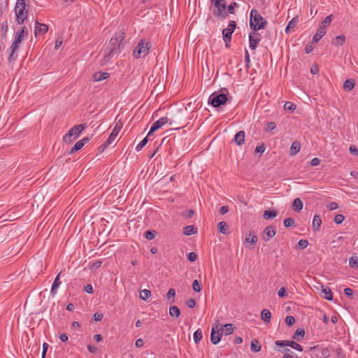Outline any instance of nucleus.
I'll list each match as a JSON object with an SVG mask.
<instances>
[{
	"instance_id": "b1692460",
	"label": "nucleus",
	"mask_w": 358,
	"mask_h": 358,
	"mask_svg": "<svg viewBox=\"0 0 358 358\" xmlns=\"http://www.w3.org/2000/svg\"><path fill=\"white\" fill-rule=\"evenodd\" d=\"M245 141V132L240 131L237 132L234 136V141L237 145H241L244 143Z\"/></svg>"
},
{
	"instance_id": "13d9d810",
	"label": "nucleus",
	"mask_w": 358,
	"mask_h": 358,
	"mask_svg": "<svg viewBox=\"0 0 358 358\" xmlns=\"http://www.w3.org/2000/svg\"><path fill=\"white\" fill-rule=\"evenodd\" d=\"M176 296V290L174 289H169L167 294L166 297L168 299L173 298Z\"/></svg>"
},
{
	"instance_id": "5fc2aeb1",
	"label": "nucleus",
	"mask_w": 358,
	"mask_h": 358,
	"mask_svg": "<svg viewBox=\"0 0 358 358\" xmlns=\"http://www.w3.org/2000/svg\"><path fill=\"white\" fill-rule=\"evenodd\" d=\"M265 149L266 148L263 144L261 145H257L255 148V152L262 155L265 151Z\"/></svg>"
},
{
	"instance_id": "49530a36",
	"label": "nucleus",
	"mask_w": 358,
	"mask_h": 358,
	"mask_svg": "<svg viewBox=\"0 0 358 358\" xmlns=\"http://www.w3.org/2000/svg\"><path fill=\"white\" fill-rule=\"evenodd\" d=\"M297 245L301 249H305L308 245V241L306 239H301L299 241Z\"/></svg>"
},
{
	"instance_id": "a211bd4d",
	"label": "nucleus",
	"mask_w": 358,
	"mask_h": 358,
	"mask_svg": "<svg viewBox=\"0 0 358 358\" xmlns=\"http://www.w3.org/2000/svg\"><path fill=\"white\" fill-rule=\"evenodd\" d=\"M59 275L60 273L56 276L52 285L50 293L52 296H54L57 293V289L61 285V282L59 281Z\"/></svg>"
},
{
	"instance_id": "4be33fe9",
	"label": "nucleus",
	"mask_w": 358,
	"mask_h": 358,
	"mask_svg": "<svg viewBox=\"0 0 358 358\" xmlns=\"http://www.w3.org/2000/svg\"><path fill=\"white\" fill-rule=\"evenodd\" d=\"M109 77V73L107 72H96L94 73L93 78L96 82H99L105 80Z\"/></svg>"
},
{
	"instance_id": "79ce46f5",
	"label": "nucleus",
	"mask_w": 358,
	"mask_h": 358,
	"mask_svg": "<svg viewBox=\"0 0 358 358\" xmlns=\"http://www.w3.org/2000/svg\"><path fill=\"white\" fill-rule=\"evenodd\" d=\"M349 265L352 268L358 267V256H352L349 259Z\"/></svg>"
},
{
	"instance_id": "338daca9",
	"label": "nucleus",
	"mask_w": 358,
	"mask_h": 358,
	"mask_svg": "<svg viewBox=\"0 0 358 358\" xmlns=\"http://www.w3.org/2000/svg\"><path fill=\"white\" fill-rule=\"evenodd\" d=\"M93 317L95 321H100L103 318V314L99 313H95L93 315Z\"/></svg>"
},
{
	"instance_id": "ea45409f",
	"label": "nucleus",
	"mask_w": 358,
	"mask_h": 358,
	"mask_svg": "<svg viewBox=\"0 0 358 358\" xmlns=\"http://www.w3.org/2000/svg\"><path fill=\"white\" fill-rule=\"evenodd\" d=\"M150 295L151 292L148 289H143L140 292V298L143 301H145L150 298Z\"/></svg>"
},
{
	"instance_id": "7c9ffc66",
	"label": "nucleus",
	"mask_w": 358,
	"mask_h": 358,
	"mask_svg": "<svg viewBox=\"0 0 358 358\" xmlns=\"http://www.w3.org/2000/svg\"><path fill=\"white\" fill-rule=\"evenodd\" d=\"M218 231L222 234H227L228 230V224L224 221H221L218 223Z\"/></svg>"
},
{
	"instance_id": "603ef678",
	"label": "nucleus",
	"mask_w": 358,
	"mask_h": 358,
	"mask_svg": "<svg viewBox=\"0 0 358 358\" xmlns=\"http://www.w3.org/2000/svg\"><path fill=\"white\" fill-rule=\"evenodd\" d=\"M187 259L189 262H193L196 260L197 255L195 252H191L187 254Z\"/></svg>"
},
{
	"instance_id": "473e14b6",
	"label": "nucleus",
	"mask_w": 358,
	"mask_h": 358,
	"mask_svg": "<svg viewBox=\"0 0 358 358\" xmlns=\"http://www.w3.org/2000/svg\"><path fill=\"white\" fill-rule=\"evenodd\" d=\"M277 216L275 210H265L263 214V217L265 220H271Z\"/></svg>"
},
{
	"instance_id": "6e6d98bb",
	"label": "nucleus",
	"mask_w": 358,
	"mask_h": 358,
	"mask_svg": "<svg viewBox=\"0 0 358 358\" xmlns=\"http://www.w3.org/2000/svg\"><path fill=\"white\" fill-rule=\"evenodd\" d=\"M238 4L236 2H234L233 3H231L228 7H227V11L228 13H231L233 14L234 13V8L236 6H237Z\"/></svg>"
},
{
	"instance_id": "774afa93",
	"label": "nucleus",
	"mask_w": 358,
	"mask_h": 358,
	"mask_svg": "<svg viewBox=\"0 0 358 358\" xmlns=\"http://www.w3.org/2000/svg\"><path fill=\"white\" fill-rule=\"evenodd\" d=\"M344 293L346 296L350 297L352 296L354 294L353 290L351 288L348 287L344 289Z\"/></svg>"
},
{
	"instance_id": "de8ad7c7",
	"label": "nucleus",
	"mask_w": 358,
	"mask_h": 358,
	"mask_svg": "<svg viewBox=\"0 0 358 358\" xmlns=\"http://www.w3.org/2000/svg\"><path fill=\"white\" fill-rule=\"evenodd\" d=\"M321 355L324 358H328L330 355V350L327 348H322L320 350Z\"/></svg>"
},
{
	"instance_id": "39448f33",
	"label": "nucleus",
	"mask_w": 358,
	"mask_h": 358,
	"mask_svg": "<svg viewBox=\"0 0 358 358\" xmlns=\"http://www.w3.org/2000/svg\"><path fill=\"white\" fill-rule=\"evenodd\" d=\"M16 22L18 24H22L28 16V10L24 0H17L15 6Z\"/></svg>"
},
{
	"instance_id": "5701e85b",
	"label": "nucleus",
	"mask_w": 358,
	"mask_h": 358,
	"mask_svg": "<svg viewBox=\"0 0 358 358\" xmlns=\"http://www.w3.org/2000/svg\"><path fill=\"white\" fill-rule=\"evenodd\" d=\"M299 22V17H293L287 24L285 28V32L287 34L289 33L292 29H293L297 24Z\"/></svg>"
},
{
	"instance_id": "f03ea898",
	"label": "nucleus",
	"mask_w": 358,
	"mask_h": 358,
	"mask_svg": "<svg viewBox=\"0 0 358 358\" xmlns=\"http://www.w3.org/2000/svg\"><path fill=\"white\" fill-rule=\"evenodd\" d=\"M27 36L28 31L26 27H22L20 31L15 33L14 41L10 47L11 52L8 58L9 62L16 59L17 55H15V52L19 49L20 44L27 38Z\"/></svg>"
},
{
	"instance_id": "4d7b16f0",
	"label": "nucleus",
	"mask_w": 358,
	"mask_h": 358,
	"mask_svg": "<svg viewBox=\"0 0 358 358\" xmlns=\"http://www.w3.org/2000/svg\"><path fill=\"white\" fill-rule=\"evenodd\" d=\"M102 262L100 260L96 261L90 266V269H96L101 266Z\"/></svg>"
},
{
	"instance_id": "bf43d9fd",
	"label": "nucleus",
	"mask_w": 358,
	"mask_h": 358,
	"mask_svg": "<svg viewBox=\"0 0 358 358\" xmlns=\"http://www.w3.org/2000/svg\"><path fill=\"white\" fill-rule=\"evenodd\" d=\"M327 208L330 210H336L338 208V205L337 203L336 202H331L330 203H329L327 205Z\"/></svg>"
},
{
	"instance_id": "bb28decb",
	"label": "nucleus",
	"mask_w": 358,
	"mask_h": 358,
	"mask_svg": "<svg viewBox=\"0 0 358 358\" xmlns=\"http://www.w3.org/2000/svg\"><path fill=\"white\" fill-rule=\"evenodd\" d=\"M355 87V81L352 79H348L343 83V89L347 92H350Z\"/></svg>"
},
{
	"instance_id": "1a4fd4ad",
	"label": "nucleus",
	"mask_w": 358,
	"mask_h": 358,
	"mask_svg": "<svg viewBox=\"0 0 358 358\" xmlns=\"http://www.w3.org/2000/svg\"><path fill=\"white\" fill-rule=\"evenodd\" d=\"M211 1L214 3L215 7L217 8V10L213 12L214 15L217 17H226L227 14L226 12L227 6L225 0H211Z\"/></svg>"
},
{
	"instance_id": "3c124183",
	"label": "nucleus",
	"mask_w": 358,
	"mask_h": 358,
	"mask_svg": "<svg viewBox=\"0 0 358 358\" xmlns=\"http://www.w3.org/2000/svg\"><path fill=\"white\" fill-rule=\"evenodd\" d=\"M283 224L286 227H292V225H294V219H292L291 217H287L284 220Z\"/></svg>"
},
{
	"instance_id": "9d476101",
	"label": "nucleus",
	"mask_w": 358,
	"mask_h": 358,
	"mask_svg": "<svg viewBox=\"0 0 358 358\" xmlns=\"http://www.w3.org/2000/svg\"><path fill=\"white\" fill-rule=\"evenodd\" d=\"M261 41L260 34L257 31L252 30L249 34V47L251 50H255L257 44Z\"/></svg>"
},
{
	"instance_id": "c03bdc74",
	"label": "nucleus",
	"mask_w": 358,
	"mask_h": 358,
	"mask_svg": "<svg viewBox=\"0 0 358 358\" xmlns=\"http://www.w3.org/2000/svg\"><path fill=\"white\" fill-rule=\"evenodd\" d=\"M305 335V331L302 329H298L293 336V338L299 341V336L303 337Z\"/></svg>"
},
{
	"instance_id": "9b49d317",
	"label": "nucleus",
	"mask_w": 358,
	"mask_h": 358,
	"mask_svg": "<svg viewBox=\"0 0 358 358\" xmlns=\"http://www.w3.org/2000/svg\"><path fill=\"white\" fill-rule=\"evenodd\" d=\"M122 127V123L120 121H118L115 123V125L112 132L109 135V137L106 141V143L105 145L106 147L108 146L114 141L116 136H117L120 131L121 130Z\"/></svg>"
},
{
	"instance_id": "f704fd0d",
	"label": "nucleus",
	"mask_w": 358,
	"mask_h": 358,
	"mask_svg": "<svg viewBox=\"0 0 358 358\" xmlns=\"http://www.w3.org/2000/svg\"><path fill=\"white\" fill-rule=\"evenodd\" d=\"M203 338L202 331L200 329L196 330L193 334V338L195 343H199Z\"/></svg>"
},
{
	"instance_id": "dca6fc26",
	"label": "nucleus",
	"mask_w": 358,
	"mask_h": 358,
	"mask_svg": "<svg viewBox=\"0 0 358 358\" xmlns=\"http://www.w3.org/2000/svg\"><path fill=\"white\" fill-rule=\"evenodd\" d=\"M222 334L219 332V331H216L214 327H213L210 334V341L213 344H217L221 340Z\"/></svg>"
},
{
	"instance_id": "cd10ccee",
	"label": "nucleus",
	"mask_w": 358,
	"mask_h": 358,
	"mask_svg": "<svg viewBox=\"0 0 358 358\" xmlns=\"http://www.w3.org/2000/svg\"><path fill=\"white\" fill-rule=\"evenodd\" d=\"M301 149L300 143L298 141H294L292 143L290 148V155H296Z\"/></svg>"
},
{
	"instance_id": "2eb2a0df",
	"label": "nucleus",
	"mask_w": 358,
	"mask_h": 358,
	"mask_svg": "<svg viewBox=\"0 0 358 358\" xmlns=\"http://www.w3.org/2000/svg\"><path fill=\"white\" fill-rule=\"evenodd\" d=\"M48 31V27L43 23H40L38 21L35 22V35L45 34Z\"/></svg>"
},
{
	"instance_id": "0eeeda50",
	"label": "nucleus",
	"mask_w": 358,
	"mask_h": 358,
	"mask_svg": "<svg viewBox=\"0 0 358 358\" xmlns=\"http://www.w3.org/2000/svg\"><path fill=\"white\" fill-rule=\"evenodd\" d=\"M228 98L226 94L217 92L213 93L208 98V103L214 108H218L227 103Z\"/></svg>"
},
{
	"instance_id": "8fccbe9b",
	"label": "nucleus",
	"mask_w": 358,
	"mask_h": 358,
	"mask_svg": "<svg viewBox=\"0 0 358 358\" xmlns=\"http://www.w3.org/2000/svg\"><path fill=\"white\" fill-rule=\"evenodd\" d=\"M345 220V217L342 214H338L334 217V221L338 224H341Z\"/></svg>"
},
{
	"instance_id": "c9c22d12",
	"label": "nucleus",
	"mask_w": 358,
	"mask_h": 358,
	"mask_svg": "<svg viewBox=\"0 0 358 358\" xmlns=\"http://www.w3.org/2000/svg\"><path fill=\"white\" fill-rule=\"evenodd\" d=\"M287 346H289L299 352H302L303 350V347L301 345L292 341H288Z\"/></svg>"
},
{
	"instance_id": "37998d69",
	"label": "nucleus",
	"mask_w": 358,
	"mask_h": 358,
	"mask_svg": "<svg viewBox=\"0 0 358 358\" xmlns=\"http://www.w3.org/2000/svg\"><path fill=\"white\" fill-rule=\"evenodd\" d=\"M149 136L147 135L136 147L137 152L141 151L148 143V138Z\"/></svg>"
},
{
	"instance_id": "680f3d73",
	"label": "nucleus",
	"mask_w": 358,
	"mask_h": 358,
	"mask_svg": "<svg viewBox=\"0 0 358 358\" xmlns=\"http://www.w3.org/2000/svg\"><path fill=\"white\" fill-rule=\"evenodd\" d=\"M186 304L189 308H193L196 305V302L193 299H189L187 300Z\"/></svg>"
},
{
	"instance_id": "6e6552de",
	"label": "nucleus",
	"mask_w": 358,
	"mask_h": 358,
	"mask_svg": "<svg viewBox=\"0 0 358 358\" xmlns=\"http://www.w3.org/2000/svg\"><path fill=\"white\" fill-rule=\"evenodd\" d=\"M236 27V22L234 20H231L229 22L228 27L225 28L222 30V36H223V41H224L226 46L227 48L229 47V43H230L231 40V36L234 33L235 29Z\"/></svg>"
},
{
	"instance_id": "e433bc0d",
	"label": "nucleus",
	"mask_w": 358,
	"mask_h": 358,
	"mask_svg": "<svg viewBox=\"0 0 358 358\" xmlns=\"http://www.w3.org/2000/svg\"><path fill=\"white\" fill-rule=\"evenodd\" d=\"M8 31V24L7 21L2 22L1 25V37L6 38L7 32Z\"/></svg>"
},
{
	"instance_id": "f257e3e1",
	"label": "nucleus",
	"mask_w": 358,
	"mask_h": 358,
	"mask_svg": "<svg viewBox=\"0 0 358 358\" xmlns=\"http://www.w3.org/2000/svg\"><path fill=\"white\" fill-rule=\"evenodd\" d=\"M124 34L122 31L116 32L110 38L108 45L103 50L105 62H108L114 56L117 55L122 50Z\"/></svg>"
},
{
	"instance_id": "69168bd1",
	"label": "nucleus",
	"mask_w": 358,
	"mask_h": 358,
	"mask_svg": "<svg viewBox=\"0 0 358 358\" xmlns=\"http://www.w3.org/2000/svg\"><path fill=\"white\" fill-rule=\"evenodd\" d=\"M278 295L279 297L280 298H282L284 296H285L286 295V290H285V287H281L278 292Z\"/></svg>"
},
{
	"instance_id": "e2e57ef3",
	"label": "nucleus",
	"mask_w": 358,
	"mask_h": 358,
	"mask_svg": "<svg viewBox=\"0 0 358 358\" xmlns=\"http://www.w3.org/2000/svg\"><path fill=\"white\" fill-rule=\"evenodd\" d=\"M276 125L275 123L273 122H268L266 124V130L267 131H272L275 128Z\"/></svg>"
},
{
	"instance_id": "a878e982",
	"label": "nucleus",
	"mask_w": 358,
	"mask_h": 358,
	"mask_svg": "<svg viewBox=\"0 0 358 358\" xmlns=\"http://www.w3.org/2000/svg\"><path fill=\"white\" fill-rule=\"evenodd\" d=\"M345 40H346L345 36L343 34H341V35L336 36L334 39L333 44L335 46H341V45H343L345 43Z\"/></svg>"
},
{
	"instance_id": "7ed1b4c3",
	"label": "nucleus",
	"mask_w": 358,
	"mask_h": 358,
	"mask_svg": "<svg viewBox=\"0 0 358 358\" xmlns=\"http://www.w3.org/2000/svg\"><path fill=\"white\" fill-rule=\"evenodd\" d=\"M267 21L256 9H252L250 14V27L252 30L258 31L264 29Z\"/></svg>"
},
{
	"instance_id": "423d86ee",
	"label": "nucleus",
	"mask_w": 358,
	"mask_h": 358,
	"mask_svg": "<svg viewBox=\"0 0 358 358\" xmlns=\"http://www.w3.org/2000/svg\"><path fill=\"white\" fill-rule=\"evenodd\" d=\"M86 128V125L80 124L72 127L63 137V141L66 143H70L80 135L83 131Z\"/></svg>"
},
{
	"instance_id": "4468645a",
	"label": "nucleus",
	"mask_w": 358,
	"mask_h": 358,
	"mask_svg": "<svg viewBox=\"0 0 358 358\" xmlns=\"http://www.w3.org/2000/svg\"><path fill=\"white\" fill-rule=\"evenodd\" d=\"M257 236L254 233L249 232L246 234L245 238V243L249 244L246 247L250 250H252L254 248L252 245L257 243Z\"/></svg>"
},
{
	"instance_id": "393cba45",
	"label": "nucleus",
	"mask_w": 358,
	"mask_h": 358,
	"mask_svg": "<svg viewBox=\"0 0 358 358\" xmlns=\"http://www.w3.org/2000/svg\"><path fill=\"white\" fill-rule=\"evenodd\" d=\"M197 233V229L194 225H189L183 229V234L186 236H191Z\"/></svg>"
},
{
	"instance_id": "ddd939ff",
	"label": "nucleus",
	"mask_w": 358,
	"mask_h": 358,
	"mask_svg": "<svg viewBox=\"0 0 358 358\" xmlns=\"http://www.w3.org/2000/svg\"><path fill=\"white\" fill-rule=\"evenodd\" d=\"M275 234H276V230H275V227H273L272 225L268 226L264 229V232L262 235V238L264 241L267 242L271 238H272L275 235Z\"/></svg>"
},
{
	"instance_id": "4c0bfd02",
	"label": "nucleus",
	"mask_w": 358,
	"mask_h": 358,
	"mask_svg": "<svg viewBox=\"0 0 358 358\" xmlns=\"http://www.w3.org/2000/svg\"><path fill=\"white\" fill-rule=\"evenodd\" d=\"M332 20V15H329L327 16L322 22V24L320 27H323L324 29H326L327 27H328Z\"/></svg>"
},
{
	"instance_id": "20e7f679",
	"label": "nucleus",
	"mask_w": 358,
	"mask_h": 358,
	"mask_svg": "<svg viewBox=\"0 0 358 358\" xmlns=\"http://www.w3.org/2000/svg\"><path fill=\"white\" fill-rule=\"evenodd\" d=\"M151 44L146 40H140L136 47L134 49L132 55L135 59L145 57L149 53Z\"/></svg>"
},
{
	"instance_id": "412c9836",
	"label": "nucleus",
	"mask_w": 358,
	"mask_h": 358,
	"mask_svg": "<svg viewBox=\"0 0 358 358\" xmlns=\"http://www.w3.org/2000/svg\"><path fill=\"white\" fill-rule=\"evenodd\" d=\"M271 314L269 310L263 309L261 313V319L265 324H268L271 322Z\"/></svg>"
},
{
	"instance_id": "2f4dec72",
	"label": "nucleus",
	"mask_w": 358,
	"mask_h": 358,
	"mask_svg": "<svg viewBox=\"0 0 358 358\" xmlns=\"http://www.w3.org/2000/svg\"><path fill=\"white\" fill-rule=\"evenodd\" d=\"M169 314L171 317H178L180 315V310L178 307L173 306L169 308Z\"/></svg>"
},
{
	"instance_id": "864d4df0",
	"label": "nucleus",
	"mask_w": 358,
	"mask_h": 358,
	"mask_svg": "<svg viewBox=\"0 0 358 358\" xmlns=\"http://www.w3.org/2000/svg\"><path fill=\"white\" fill-rule=\"evenodd\" d=\"M294 322H295V318L293 316L289 315V316L286 317V318H285V323L288 326H291V325L294 324Z\"/></svg>"
},
{
	"instance_id": "a18cd8bd",
	"label": "nucleus",
	"mask_w": 358,
	"mask_h": 358,
	"mask_svg": "<svg viewBox=\"0 0 358 358\" xmlns=\"http://www.w3.org/2000/svg\"><path fill=\"white\" fill-rule=\"evenodd\" d=\"M192 288L194 292H199L201 290V285L198 280H194L192 283Z\"/></svg>"
},
{
	"instance_id": "c85d7f7f",
	"label": "nucleus",
	"mask_w": 358,
	"mask_h": 358,
	"mask_svg": "<svg viewBox=\"0 0 358 358\" xmlns=\"http://www.w3.org/2000/svg\"><path fill=\"white\" fill-rule=\"evenodd\" d=\"M292 207L294 211L299 212L303 208V202L299 198H296L294 200Z\"/></svg>"
},
{
	"instance_id": "aec40b11",
	"label": "nucleus",
	"mask_w": 358,
	"mask_h": 358,
	"mask_svg": "<svg viewBox=\"0 0 358 358\" xmlns=\"http://www.w3.org/2000/svg\"><path fill=\"white\" fill-rule=\"evenodd\" d=\"M322 292L323 294V297L325 299H327L328 301L333 300V294L329 287H328L327 286H322Z\"/></svg>"
},
{
	"instance_id": "c756f323",
	"label": "nucleus",
	"mask_w": 358,
	"mask_h": 358,
	"mask_svg": "<svg viewBox=\"0 0 358 358\" xmlns=\"http://www.w3.org/2000/svg\"><path fill=\"white\" fill-rule=\"evenodd\" d=\"M261 345L257 339H253L251 342L250 348L254 352H258L261 350Z\"/></svg>"
},
{
	"instance_id": "0e129e2a",
	"label": "nucleus",
	"mask_w": 358,
	"mask_h": 358,
	"mask_svg": "<svg viewBox=\"0 0 358 358\" xmlns=\"http://www.w3.org/2000/svg\"><path fill=\"white\" fill-rule=\"evenodd\" d=\"M350 152L356 156L358 155V148H357L355 145H350L349 148Z\"/></svg>"
},
{
	"instance_id": "6ab92c4d",
	"label": "nucleus",
	"mask_w": 358,
	"mask_h": 358,
	"mask_svg": "<svg viewBox=\"0 0 358 358\" xmlns=\"http://www.w3.org/2000/svg\"><path fill=\"white\" fill-rule=\"evenodd\" d=\"M322 219L318 215H315L313 217V222H312V227L313 229L315 231H318L320 229L321 224H322Z\"/></svg>"
},
{
	"instance_id": "09e8293b",
	"label": "nucleus",
	"mask_w": 358,
	"mask_h": 358,
	"mask_svg": "<svg viewBox=\"0 0 358 358\" xmlns=\"http://www.w3.org/2000/svg\"><path fill=\"white\" fill-rule=\"evenodd\" d=\"M156 232L152 230L147 231L145 234V237L148 240H152L155 237Z\"/></svg>"
},
{
	"instance_id": "72a5a7b5",
	"label": "nucleus",
	"mask_w": 358,
	"mask_h": 358,
	"mask_svg": "<svg viewBox=\"0 0 358 358\" xmlns=\"http://www.w3.org/2000/svg\"><path fill=\"white\" fill-rule=\"evenodd\" d=\"M234 326L232 324H227L223 326L222 332L226 335H230L234 331Z\"/></svg>"
},
{
	"instance_id": "58836bf2",
	"label": "nucleus",
	"mask_w": 358,
	"mask_h": 358,
	"mask_svg": "<svg viewBox=\"0 0 358 358\" xmlns=\"http://www.w3.org/2000/svg\"><path fill=\"white\" fill-rule=\"evenodd\" d=\"M83 147V143L78 141V142L76 143L74 146L71 149L69 154L75 153L76 152L80 150Z\"/></svg>"
},
{
	"instance_id": "a19ab883",
	"label": "nucleus",
	"mask_w": 358,
	"mask_h": 358,
	"mask_svg": "<svg viewBox=\"0 0 358 358\" xmlns=\"http://www.w3.org/2000/svg\"><path fill=\"white\" fill-rule=\"evenodd\" d=\"M284 109L289 112H294L296 109V106L290 101H286L284 104Z\"/></svg>"
},
{
	"instance_id": "f8f14e48",
	"label": "nucleus",
	"mask_w": 358,
	"mask_h": 358,
	"mask_svg": "<svg viewBox=\"0 0 358 358\" xmlns=\"http://www.w3.org/2000/svg\"><path fill=\"white\" fill-rule=\"evenodd\" d=\"M169 119L166 117H162L158 120L155 121L151 126V128L148 134V136H150L157 129H160L162 126L168 122Z\"/></svg>"
},
{
	"instance_id": "f3484780",
	"label": "nucleus",
	"mask_w": 358,
	"mask_h": 358,
	"mask_svg": "<svg viewBox=\"0 0 358 358\" xmlns=\"http://www.w3.org/2000/svg\"><path fill=\"white\" fill-rule=\"evenodd\" d=\"M326 29L319 27L313 37V41L314 43H317L326 34Z\"/></svg>"
},
{
	"instance_id": "052dcab7",
	"label": "nucleus",
	"mask_w": 358,
	"mask_h": 358,
	"mask_svg": "<svg viewBox=\"0 0 358 358\" xmlns=\"http://www.w3.org/2000/svg\"><path fill=\"white\" fill-rule=\"evenodd\" d=\"M48 347H49V345L47 343H43L41 358H45V355H46L47 350L48 349Z\"/></svg>"
}]
</instances>
